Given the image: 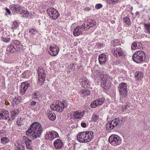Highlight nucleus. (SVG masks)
<instances>
[{
  "instance_id": "obj_1",
  "label": "nucleus",
  "mask_w": 150,
  "mask_h": 150,
  "mask_svg": "<svg viewBox=\"0 0 150 150\" xmlns=\"http://www.w3.org/2000/svg\"><path fill=\"white\" fill-rule=\"evenodd\" d=\"M42 131L41 125L38 122H35L30 125L26 133L32 140H35L40 137Z\"/></svg>"
},
{
  "instance_id": "obj_2",
  "label": "nucleus",
  "mask_w": 150,
  "mask_h": 150,
  "mask_svg": "<svg viewBox=\"0 0 150 150\" xmlns=\"http://www.w3.org/2000/svg\"><path fill=\"white\" fill-rule=\"evenodd\" d=\"M145 57V53L142 51L136 52L132 56L134 61L137 63L142 62L144 61Z\"/></svg>"
},
{
  "instance_id": "obj_3",
  "label": "nucleus",
  "mask_w": 150,
  "mask_h": 150,
  "mask_svg": "<svg viewBox=\"0 0 150 150\" xmlns=\"http://www.w3.org/2000/svg\"><path fill=\"white\" fill-rule=\"evenodd\" d=\"M108 141L111 145L115 146L120 145L122 142L121 138L116 134L111 135L109 138Z\"/></svg>"
},
{
  "instance_id": "obj_4",
  "label": "nucleus",
  "mask_w": 150,
  "mask_h": 150,
  "mask_svg": "<svg viewBox=\"0 0 150 150\" xmlns=\"http://www.w3.org/2000/svg\"><path fill=\"white\" fill-rule=\"evenodd\" d=\"M9 8L14 14L20 13H25V8L24 7L17 4H12L10 6Z\"/></svg>"
},
{
  "instance_id": "obj_5",
  "label": "nucleus",
  "mask_w": 150,
  "mask_h": 150,
  "mask_svg": "<svg viewBox=\"0 0 150 150\" xmlns=\"http://www.w3.org/2000/svg\"><path fill=\"white\" fill-rule=\"evenodd\" d=\"M47 12L50 17L53 20L56 19L60 15L57 10L54 8H47Z\"/></svg>"
},
{
  "instance_id": "obj_6",
  "label": "nucleus",
  "mask_w": 150,
  "mask_h": 150,
  "mask_svg": "<svg viewBox=\"0 0 150 150\" xmlns=\"http://www.w3.org/2000/svg\"><path fill=\"white\" fill-rule=\"evenodd\" d=\"M38 81L40 85H42L45 81L46 75L45 69L40 67L38 68Z\"/></svg>"
},
{
  "instance_id": "obj_7",
  "label": "nucleus",
  "mask_w": 150,
  "mask_h": 150,
  "mask_svg": "<svg viewBox=\"0 0 150 150\" xmlns=\"http://www.w3.org/2000/svg\"><path fill=\"white\" fill-rule=\"evenodd\" d=\"M118 89L120 98L121 97H125L127 95V88L125 83H121L119 85Z\"/></svg>"
},
{
  "instance_id": "obj_8",
  "label": "nucleus",
  "mask_w": 150,
  "mask_h": 150,
  "mask_svg": "<svg viewBox=\"0 0 150 150\" xmlns=\"http://www.w3.org/2000/svg\"><path fill=\"white\" fill-rule=\"evenodd\" d=\"M120 120L118 118H115L110 122H108L106 125V128L107 129L111 130L115 127L120 125Z\"/></svg>"
},
{
  "instance_id": "obj_9",
  "label": "nucleus",
  "mask_w": 150,
  "mask_h": 150,
  "mask_svg": "<svg viewBox=\"0 0 150 150\" xmlns=\"http://www.w3.org/2000/svg\"><path fill=\"white\" fill-rule=\"evenodd\" d=\"M66 103H63L62 102H59L58 103L54 105L50 106L51 109L54 110H56L57 112H61L62 111L65 107H66Z\"/></svg>"
},
{
  "instance_id": "obj_10",
  "label": "nucleus",
  "mask_w": 150,
  "mask_h": 150,
  "mask_svg": "<svg viewBox=\"0 0 150 150\" xmlns=\"http://www.w3.org/2000/svg\"><path fill=\"white\" fill-rule=\"evenodd\" d=\"M84 138L85 142L90 141L94 137V134L93 132L91 131L84 132Z\"/></svg>"
},
{
  "instance_id": "obj_11",
  "label": "nucleus",
  "mask_w": 150,
  "mask_h": 150,
  "mask_svg": "<svg viewBox=\"0 0 150 150\" xmlns=\"http://www.w3.org/2000/svg\"><path fill=\"white\" fill-rule=\"evenodd\" d=\"M58 135L57 133L54 131H52L49 132H47L45 136V139L52 140L56 137Z\"/></svg>"
},
{
  "instance_id": "obj_12",
  "label": "nucleus",
  "mask_w": 150,
  "mask_h": 150,
  "mask_svg": "<svg viewBox=\"0 0 150 150\" xmlns=\"http://www.w3.org/2000/svg\"><path fill=\"white\" fill-rule=\"evenodd\" d=\"M50 51L48 52L49 54L54 56L56 55L59 51V47L56 45L50 46Z\"/></svg>"
},
{
  "instance_id": "obj_13",
  "label": "nucleus",
  "mask_w": 150,
  "mask_h": 150,
  "mask_svg": "<svg viewBox=\"0 0 150 150\" xmlns=\"http://www.w3.org/2000/svg\"><path fill=\"white\" fill-rule=\"evenodd\" d=\"M23 139L27 149L29 150L32 149L33 145L31 140L25 136L23 137Z\"/></svg>"
},
{
  "instance_id": "obj_14",
  "label": "nucleus",
  "mask_w": 150,
  "mask_h": 150,
  "mask_svg": "<svg viewBox=\"0 0 150 150\" xmlns=\"http://www.w3.org/2000/svg\"><path fill=\"white\" fill-rule=\"evenodd\" d=\"M83 30V26H78L74 28L73 33V35L75 36H79L82 33Z\"/></svg>"
},
{
  "instance_id": "obj_15",
  "label": "nucleus",
  "mask_w": 150,
  "mask_h": 150,
  "mask_svg": "<svg viewBox=\"0 0 150 150\" xmlns=\"http://www.w3.org/2000/svg\"><path fill=\"white\" fill-rule=\"evenodd\" d=\"M12 43H13V46L16 51H19L22 50L23 47L22 45L19 41L18 40H13Z\"/></svg>"
},
{
  "instance_id": "obj_16",
  "label": "nucleus",
  "mask_w": 150,
  "mask_h": 150,
  "mask_svg": "<svg viewBox=\"0 0 150 150\" xmlns=\"http://www.w3.org/2000/svg\"><path fill=\"white\" fill-rule=\"evenodd\" d=\"M111 82L110 81H107L104 79L101 82V86L104 89L108 91L111 87Z\"/></svg>"
},
{
  "instance_id": "obj_17",
  "label": "nucleus",
  "mask_w": 150,
  "mask_h": 150,
  "mask_svg": "<svg viewBox=\"0 0 150 150\" xmlns=\"http://www.w3.org/2000/svg\"><path fill=\"white\" fill-rule=\"evenodd\" d=\"M114 54L116 57H117L118 56H125V54L123 52L120 47L114 48Z\"/></svg>"
},
{
  "instance_id": "obj_18",
  "label": "nucleus",
  "mask_w": 150,
  "mask_h": 150,
  "mask_svg": "<svg viewBox=\"0 0 150 150\" xmlns=\"http://www.w3.org/2000/svg\"><path fill=\"white\" fill-rule=\"evenodd\" d=\"M98 59L100 64L103 65L106 62V56L104 54H100L99 55Z\"/></svg>"
},
{
  "instance_id": "obj_19",
  "label": "nucleus",
  "mask_w": 150,
  "mask_h": 150,
  "mask_svg": "<svg viewBox=\"0 0 150 150\" xmlns=\"http://www.w3.org/2000/svg\"><path fill=\"white\" fill-rule=\"evenodd\" d=\"M53 145L55 149H60L62 147L63 144L60 139H57L54 142Z\"/></svg>"
},
{
  "instance_id": "obj_20",
  "label": "nucleus",
  "mask_w": 150,
  "mask_h": 150,
  "mask_svg": "<svg viewBox=\"0 0 150 150\" xmlns=\"http://www.w3.org/2000/svg\"><path fill=\"white\" fill-rule=\"evenodd\" d=\"M84 132H82L79 133L77 136L78 140L81 142L85 143V140L84 138Z\"/></svg>"
},
{
  "instance_id": "obj_21",
  "label": "nucleus",
  "mask_w": 150,
  "mask_h": 150,
  "mask_svg": "<svg viewBox=\"0 0 150 150\" xmlns=\"http://www.w3.org/2000/svg\"><path fill=\"white\" fill-rule=\"evenodd\" d=\"M85 112L83 111L82 112L76 111L74 112L73 116L76 119L80 118L84 115Z\"/></svg>"
},
{
  "instance_id": "obj_22",
  "label": "nucleus",
  "mask_w": 150,
  "mask_h": 150,
  "mask_svg": "<svg viewBox=\"0 0 150 150\" xmlns=\"http://www.w3.org/2000/svg\"><path fill=\"white\" fill-rule=\"evenodd\" d=\"M47 113L48 118L50 120L53 121L56 119V115L52 111L49 110L47 111Z\"/></svg>"
},
{
  "instance_id": "obj_23",
  "label": "nucleus",
  "mask_w": 150,
  "mask_h": 150,
  "mask_svg": "<svg viewBox=\"0 0 150 150\" xmlns=\"http://www.w3.org/2000/svg\"><path fill=\"white\" fill-rule=\"evenodd\" d=\"M3 111L2 117V119L4 120L8 119V121L10 120V119L9 118V114L8 112L5 110H2Z\"/></svg>"
},
{
  "instance_id": "obj_24",
  "label": "nucleus",
  "mask_w": 150,
  "mask_h": 150,
  "mask_svg": "<svg viewBox=\"0 0 150 150\" xmlns=\"http://www.w3.org/2000/svg\"><path fill=\"white\" fill-rule=\"evenodd\" d=\"M135 78L137 81H140L143 78V74L141 71H139L135 73Z\"/></svg>"
},
{
  "instance_id": "obj_25",
  "label": "nucleus",
  "mask_w": 150,
  "mask_h": 150,
  "mask_svg": "<svg viewBox=\"0 0 150 150\" xmlns=\"http://www.w3.org/2000/svg\"><path fill=\"white\" fill-rule=\"evenodd\" d=\"M93 75H94V76L95 77H97V76H99L100 79H101V77L104 76V74L103 72L96 70L93 73L92 75L93 76Z\"/></svg>"
},
{
  "instance_id": "obj_26",
  "label": "nucleus",
  "mask_w": 150,
  "mask_h": 150,
  "mask_svg": "<svg viewBox=\"0 0 150 150\" xmlns=\"http://www.w3.org/2000/svg\"><path fill=\"white\" fill-rule=\"evenodd\" d=\"M141 45L142 44L138 42H134L132 45V49L133 50L139 49L140 48Z\"/></svg>"
},
{
  "instance_id": "obj_27",
  "label": "nucleus",
  "mask_w": 150,
  "mask_h": 150,
  "mask_svg": "<svg viewBox=\"0 0 150 150\" xmlns=\"http://www.w3.org/2000/svg\"><path fill=\"white\" fill-rule=\"evenodd\" d=\"M80 93L83 96H86L89 95L90 94L91 92L89 90L84 89L82 90Z\"/></svg>"
},
{
  "instance_id": "obj_28",
  "label": "nucleus",
  "mask_w": 150,
  "mask_h": 150,
  "mask_svg": "<svg viewBox=\"0 0 150 150\" xmlns=\"http://www.w3.org/2000/svg\"><path fill=\"white\" fill-rule=\"evenodd\" d=\"M81 85L84 87H87V86L88 85L89 81L88 79L86 78H84L82 79Z\"/></svg>"
},
{
  "instance_id": "obj_29",
  "label": "nucleus",
  "mask_w": 150,
  "mask_h": 150,
  "mask_svg": "<svg viewBox=\"0 0 150 150\" xmlns=\"http://www.w3.org/2000/svg\"><path fill=\"white\" fill-rule=\"evenodd\" d=\"M87 22L90 25V27H93L95 26L96 24V22L94 20H92L91 19H89L88 20Z\"/></svg>"
},
{
  "instance_id": "obj_30",
  "label": "nucleus",
  "mask_w": 150,
  "mask_h": 150,
  "mask_svg": "<svg viewBox=\"0 0 150 150\" xmlns=\"http://www.w3.org/2000/svg\"><path fill=\"white\" fill-rule=\"evenodd\" d=\"M21 101V97L20 96H17L15 97L13 99V101L15 103V104L17 105L20 103Z\"/></svg>"
},
{
  "instance_id": "obj_31",
  "label": "nucleus",
  "mask_w": 150,
  "mask_h": 150,
  "mask_svg": "<svg viewBox=\"0 0 150 150\" xmlns=\"http://www.w3.org/2000/svg\"><path fill=\"white\" fill-rule=\"evenodd\" d=\"M97 105L98 106L102 104L105 101V98H98L96 100Z\"/></svg>"
},
{
  "instance_id": "obj_32",
  "label": "nucleus",
  "mask_w": 150,
  "mask_h": 150,
  "mask_svg": "<svg viewBox=\"0 0 150 150\" xmlns=\"http://www.w3.org/2000/svg\"><path fill=\"white\" fill-rule=\"evenodd\" d=\"M19 111L17 109H14L11 111V117L13 119L16 117L18 114Z\"/></svg>"
},
{
  "instance_id": "obj_33",
  "label": "nucleus",
  "mask_w": 150,
  "mask_h": 150,
  "mask_svg": "<svg viewBox=\"0 0 150 150\" xmlns=\"http://www.w3.org/2000/svg\"><path fill=\"white\" fill-rule=\"evenodd\" d=\"M11 44L7 47V50L12 53L14 52H15L16 51V50L15 49V48L13 45H12L13 44L12 43Z\"/></svg>"
},
{
  "instance_id": "obj_34",
  "label": "nucleus",
  "mask_w": 150,
  "mask_h": 150,
  "mask_svg": "<svg viewBox=\"0 0 150 150\" xmlns=\"http://www.w3.org/2000/svg\"><path fill=\"white\" fill-rule=\"evenodd\" d=\"M9 139L8 137H4L1 139V143L2 144H6L9 142Z\"/></svg>"
},
{
  "instance_id": "obj_35",
  "label": "nucleus",
  "mask_w": 150,
  "mask_h": 150,
  "mask_svg": "<svg viewBox=\"0 0 150 150\" xmlns=\"http://www.w3.org/2000/svg\"><path fill=\"white\" fill-rule=\"evenodd\" d=\"M123 22L127 25H130L131 24L130 20L129 18L128 17H126L123 18Z\"/></svg>"
},
{
  "instance_id": "obj_36",
  "label": "nucleus",
  "mask_w": 150,
  "mask_h": 150,
  "mask_svg": "<svg viewBox=\"0 0 150 150\" xmlns=\"http://www.w3.org/2000/svg\"><path fill=\"white\" fill-rule=\"evenodd\" d=\"M81 26H83V30H87L88 29L91 27H90V25L88 22L87 23H84V24L82 25Z\"/></svg>"
},
{
  "instance_id": "obj_37",
  "label": "nucleus",
  "mask_w": 150,
  "mask_h": 150,
  "mask_svg": "<svg viewBox=\"0 0 150 150\" xmlns=\"http://www.w3.org/2000/svg\"><path fill=\"white\" fill-rule=\"evenodd\" d=\"M99 119V116L96 114H94L92 117V121L93 122H97Z\"/></svg>"
},
{
  "instance_id": "obj_38",
  "label": "nucleus",
  "mask_w": 150,
  "mask_h": 150,
  "mask_svg": "<svg viewBox=\"0 0 150 150\" xmlns=\"http://www.w3.org/2000/svg\"><path fill=\"white\" fill-rule=\"evenodd\" d=\"M25 149L24 145L19 144L16 147V150H24Z\"/></svg>"
},
{
  "instance_id": "obj_39",
  "label": "nucleus",
  "mask_w": 150,
  "mask_h": 150,
  "mask_svg": "<svg viewBox=\"0 0 150 150\" xmlns=\"http://www.w3.org/2000/svg\"><path fill=\"white\" fill-rule=\"evenodd\" d=\"M21 86L26 91L27 89L29 86V84L27 83L25 84V83H23L21 85Z\"/></svg>"
},
{
  "instance_id": "obj_40",
  "label": "nucleus",
  "mask_w": 150,
  "mask_h": 150,
  "mask_svg": "<svg viewBox=\"0 0 150 150\" xmlns=\"http://www.w3.org/2000/svg\"><path fill=\"white\" fill-rule=\"evenodd\" d=\"M1 40L3 42L6 43H7L9 42L11 40V38H6L4 37H2Z\"/></svg>"
},
{
  "instance_id": "obj_41",
  "label": "nucleus",
  "mask_w": 150,
  "mask_h": 150,
  "mask_svg": "<svg viewBox=\"0 0 150 150\" xmlns=\"http://www.w3.org/2000/svg\"><path fill=\"white\" fill-rule=\"evenodd\" d=\"M18 26V24L17 22L16 21H14L13 23V24L12 25V27L11 28L12 30H14V29H16Z\"/></svg>"
},
{
  "instance_id": "obj_42",
  "label": "nucleus",
  "mask_w": 150,
  "mask_h": 150,
  "mask_svg": "<svg viewBox=\"0 0 150 150\" xmlns=\"http://www.w3.org/2000/svg\"><path fill=\"white\" fill-rule=\"evenodd\" d=\"M37 31L36 29L33 28L29 30V32L31 34L35 35L37 33Z\"/></svg>"
},
{
  "instance_id": "obj_43",
  "label": "nucleus",
  "mask_w": 150,
  "mask_h": 150,
  "mask_svg": "<svg viewBox=\"0 0 150 150\" xmlns=\"http://www.w3.org/2000/svg\"><path fill=\"white\" fill-rule=\"evenodd\" d=\"M23 17L28 18L29 16H30V14L29 11L26 10L25 11V13H23Z\"/></svg>"
},
{
  "instance_id": "obj_44",
  "label": "nucleus",
  "mask_w": 150,
  "mask_h": 150,
  "mask_svg": "<svg viewBox=\"0 0 150 150\" xmlns=\"http://www.w3.org/2000/svg\"><path fill=\"white\" fill-rule=\"evenodd\" d=\"M91 106L92 108H95L97 106H98V105H97V103L96 101V100L93 101V102H92L91 103Z\"/></svg>"
},
{
  "instance_id": "obj_45",
  "label": "nucleus",
  "mask_w": 150,
  "mask_h": 150,
  "mask_svg": "<svg viewBox=\"0 0 150 150\" xmlns=\"http://www.w3.org/2000/svg\"><path fill=\"white\" fill-rule=\"evenodd\" d=\"M144 27L147 31L149 33H150V24H145Z\"/></svg>"
},
{
  "instance_id": "obj_46",
  "label": "nucleus",
  "mask_w": 150,
  "mask_h": 150,
  "mask_svg": "<svg viewBox=\"0 0 150 150\" xmlns=\"http://www.w3.org/2000/svg\"><path fill=\"white\" fill-rule=\"evenodd\" d=\"M101 79L105 78L106 79V81H109V80L110 79V77L109 76L105 74L104 76H101Z\"/></svg>"
},
{
  "instance_id": "obj_47",
  "label": "nucleus",
  "mask_w": 150,
  "mask_h": 150,
  "mask_svg": "<svg viewBox=\"0 0 150 150\" xmlns=\"http://www.w3.org/2000/svg\"><path fill=\"white\" fill-rule=\"evenodd\" d=\"M119 0H108V1L109 4H110L111 3L113 4H116L118 1Z\"/></svg>"
},
{
  "instance_id": "obj_48",
  "label": "nucleus",
  "mask_w": 150,
  "mask_h": 150,
  "mask_svg": "<svg viewBox=\"0 0 150 150\" xmlns=\"http://www.w3.org/2000/svg\"><path fill=\"white\" fill-rule=\"evenodd\" d=\"M38 94L37 93H34L32 95V98L34 100H35L38 98Z\"/></svg>"
},
{
  "instance_id": "obj_49",
  "label": "nucleus",
  "mask_w": 150,
  "mask_h": 150,
  "mask_svg": "<svg viewBox=\"0 0 150 150\" xmlns=\"http://www.w3.org/2000/svg\"><path fill=\"white\" fill-rule=\"evenodd\" d=\"M102 5L100 4H97L95 6V8L96 9H99L102 7Z\"/></svg>"
},
{
  "instance_id": "obj_50",
  "label": "nucleus",
  "mask_w": 150,
  "mask_h": 150,
  "mask_svg": "<svg viewBox=\"0 0 150 150\" xmlns=\"http://www.w3.org/2000/svg\"><path fill=\"white\" fill-rule=\"evenodd\" d=\"M17 124L18 126H21L23 123V122L22 120H21V119L19 120H18L17 121Z\"/></svg>"
},
{
  "instance_id": "obj_51",
  "label": "nucleus",
  "mask_w": 150,
  "mask_h": 150,
  "mask_svg": "<svg viewBox=\"0 0 150 150\" xmlns=\"http://www.w3.org/2000/svg\"><path fill=\"white\" fill-rule=\"evenodd\" d=\"M20 87H21V90L20 93L21 95H23L25 94L26 91L25 90H24L23 88L21 86H20Z\"/></svg>"
},
{
  "instance_id": "obj_52",
  "label": "nucleus",
  "mask_w": 150,
  "mask_h": 150,
  "mask_svg": "<svg viewBox=\"0 0 150 150\" xmlns=\"http://www.w3.org/2000/svg\"><path fill=\"white\" fill-rule=\"evenodd\" d=\"M4 132L3 131H0V137H2L4 136Z\"/></svg>"
},
{
  "instance_id": "obj_53",
  "label": "nucleus",
  "mask_w": 150,
  "mask_h": 150,
  "mask_svg": "<svg viewBox=\"0 0 150 150\" xmlns=\"http://www.w3.org/2000/svg\"><path fill=\"white\" fill-rule=\"evenodd\" d=\"M129 107V106L127 105L122 107V109L123 110H125L127 109Z\"/></svg>"
},
{
  "instance_id": "obj_54",
  "label": "nucleus",
  "mask_w": 150,
  "mask_h": 150,
  "mask_svg": "<svg viewBox=\"0 0 150 150\" xmlns=\"http://www.w3.org/2000/svg\"><path fill=\"white\" fill-rule=\"evenodd\" d=\"M36 104V102L35 101H33L31 102L30 103V105L31 106H34Z\"/></svg>"
},
{
  "instance_id": "obj_55",
  "label": "nucleus",
  "mask_w": 150,
  "mask_h": 150,
  "mask_svg": "<svg viewBox=\"0 0 150 150\" xmlns=\"http://www.w3.org/2000/svg\"><path fill=\"white\" fill-rule=\"evenodd\" d=\"M2 112L3 111H2V110H0V119H2V115H3L2 114Z\"/></svg>"
},
{
  "instance_id": "obj_56",
  "label": "nucleus",
  "mask_w": 150,
  "mask_h": 150,
  "mask_svg": "<svg viewBox=\"0 0 150 150\" xmlns=\"http://www.w3.org/2000/svg\"><path fill=\"white\" fill-rule=\"evenodd\" d=\"M5 10L6 12L9 14H10L11 13V12L10 11L9 9L8 8H6L5 9Z\"/></svg>"
},
{
  "instance_id": "obj_57",
  "label": "nucleus",
  "mask_w": 150,
  "mask_h": 150,
  "mask_svg": "<svg viewBox=\"0 0 150 150\" xmlns=\"http://www.w3.org/2000/svg\"><path fill=\"white\" fill-rule=\"evenodd\" d=\"M81 126L83 127H85L86 126V124L84 122H83L81 123Z\"/></svg>"
},
{
  "instance_id": "obj_58",
  "label": "nucleus",
  "mask_w": 150,
  "mask_h": 150,
  "mask_svg": "<svg viewBox=\"0 0 150 150\" xmlns=\"http://www.w3.org/2000/svg\"><path fill=\"white\" fill-rule=\"evenodd\" d=\"M84 10L86 11H89L90 10V9L88 7H86L84 9Z\"/></svg>"
},
{
  "instance_id": "obj_59",
  "label": "nucleus",
  "mask_w": 150,
  "mask_h": 150,
  "mask_svg": "<svg viewBox=\"0 0 150 150\" xmlns=\"http://www.w3.org/2000/svg\"><path fill=\"white\" fill-rule=\"evenodd\" d=\"M136 14H137V15H139V12L138 11H137V12H136Z\"/></svg>"
}]
</instances>
